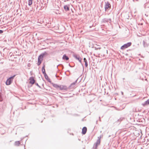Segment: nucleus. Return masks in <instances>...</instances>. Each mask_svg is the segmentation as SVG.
Here are the masks:
<instances>
[{"label": "nucleus", "instance_id": "1", "mask_svg": "<svg viewBox=\"0 0 149 149\" xmlns=\"http://www.w3.org/2000/svg\"><path fill=\"white\" fill-rule=\"evenodd\" d=\"M47 55V53L45 52L44 53H42L40 54L38 56V63L37 65L38 66L41 63L42 61L43 60V58L44 56L45 55Z\"/></svg>", "mask_w": 149, "mask_h": 149}, {"label": "nucleus", "instance_id": "2", "mask_svg": "<svg viewBox=\"0 0 149 149\" xmlns=\"http://www.w3.org/2000/svg\"><path fill=\"white\" fill-rule=\"evenodd\" d=\"M111 7V5L108 1L105 2L104 9L106 12L108 10H110Z\"/></svg>", "mask_w": 149, "mask_h": 149}, {"label": "nucleus", "instance_id": "3", "mask_svg": "<svg viewBox=\"0 0 149 149\" xmlns=\"http://www.w3.org/2000/svg\"><path fill=\"white\" fill-rule=\"evenodd\" d=\"M132 45V43L130 42H128L127 43L125 44L122 45L120 47V49H125L128 48L130 46Z\"/></svg>", "mask_w": 149, "mask_h": 149}, {"label": "nucleus", "instance_id": "4", "mask_svg": "<svg viewBox=\"0 0 149 149\" xmlns=\"http://www.w3.org/2000/svg\"><path fill=\"white\" fill-rule=\"evenodd\" d=\"M78 79H77L74 82L72 83L68 88V89H71L75 87V85L77 83Z\"/></svg>", "mask_w": 149, "mask_h": 149}, {"label": "nucleus", "instance_id": "5", "mask_svg": "<svg viewBox=\"0 0 149 149\" xmlns=\"http://www.w3.org/2000/svg\"><path fill=\"white\" fill-rule=\"evenodd\" d=\"M68 88L66 86L61 85H60L59 90H67Z\"/></svg>", "mask_w": 149, "mask_h": 149}, {"label": "nucleus", "instance_id": "6", "mask_svg": "<svg viewBox=\"0 0 149 149\" xmlns=\"http://www.w3.org/2000/svg\"><path fill=\"white\" fill-rule=\"evenodd\" d=\"M29 80H30L29 83L30 84L33 85L35 83V80L33 77H30Z\"/></svg>", "mask_w": 149, "mask_h": 149}, {"label": "nucleus", "instance_id": "7", "mask_svg": "<svg viewBox=\"0 0 149 149\" xmlns=\"http://www.w3.org/2000/svg\"><path fill=\"white\" fill-rule=\"evenodd\" d=\"M12 80L9 78L8 79L6 82V84L7 85H10L12 82Z\"/></svg>", "mask_w": 149, "mask_h": 149}, {"label": "nucleus", "instance_id": "8", "mask_svg": "<svg viewBox=\"0 0 149 149\" xmlns=\"http://www.w3.org/2000/svg\"><path fill=\"white\" fill-rule=\"evenodd\" d=\"M109 21L111 22V18H104L102 19V22L103 23H106L108 22Z\"/></svg>", "mask_w": 149, "mask_h": 149}, {"label": "nucleus", "instance_id": "9", "mask_svg": "<svg viewBox=\"0 0 149 149\" xmlns=\"http://www.w3.org/2000/svg\"><path fill=\"white\" fill-rule=\"evenodd\" d=\"M87 130V128L86 127H84L82 129V133L83 134H85Z\"/></svg>", "mask_w": 149, "mask_h": 149}, {"label": "nucleus", "instance_id": "10", "mask_svg": "<svg viewBox=\"0 0 149 149\" xmlns=\"http://www.w3.org/2000/svg\"><path fill=\"white\" fill-rule=\"evenodd\" d=\"M73 56L74 57L76 60H78L80 58H81L79 55L77 54H73Z\"/></svg>", "mask_w": 149, "mask_h": 149}, {"label": "nucleus", "instance_id": "11", "mask_svg": "<svg viewBox=\"0 0 149 149\" xmlns=\"http://www.w3.org/2000/svg\"><path fill=\"white\" fill-rule=\"evenodd\" d=\"M52 84L54 87L56 88L57 90H59L60 85L57 84H54L53 83H52Z\"/></svg>", "mask_w": 149, "mask_h": 149}, {"label": "nucleus", "instance_id": "12", "mask_svg": "<svg viewBox=\"0 0 149 149\" xmlns=\"http://www.w3.org/2000/svg\"><path fill=\"white\" fill-rule=\"evenodd\" d=\"M102 136L103 135H101L99 136L98 137V139L96 142L97 144H100V139Z\"/></svg>", "mask_w": 149, "mask_h": 149}, {"label": "nucleus", "instance_id": "13", "mask_svg": "<svg viewBox=\"0 0 149 149\" xmlns=\"http://www.w3.org/2000/svg\"><path fill=\"white\" fill-rule=\"evenodd\" d=\"M143 44L144 47H148L149 45V43H147L144 40L143 41Z\"/></svg>", "mask_w": 149, "mask_h": 149}, {"label": "nucleus", "instance_id": "14", "mask_svg": "<svg viewBox=\"0 0 149 149\" xmlns=\"http://www.w3.org/2000/svg\"><path fill=\"white\" fill-rule=\"evenodd\" d=\"M62 58L63 60H65L66 61H68L69 60V57L66 56V54H64Z\"/></svg>", "mask_w": 149, "mask_h": 149}, {"label": "nucleus", "instance_id": "15", "mask_svg": "<svg viewBox=\"0 0 149 149\" xmlns=\"http://www.w3.org/2000/svg\"><path fill=\"white\" fill-rule=\"evenodd\" d=\"M45 65H44L42 67V73L44 74V75H46V74H47L46 73V72H45Z\"/></svg>", "mask_w": 149, "mask_h": 149}, {"label": "nucleus", "instance_id": "16", "mask_svg": "<svg viewBox=\"0 0 149 149\" xmlns=\"http://www.w3.org/2000/svg\"><path fill=\"white\" fill-rule=\"evenodd\" d=\"M64 8L66 11H68L70 10V8L69 6L66 5L64 6Z\"/></svg>", "mask_w": 149, "mask_h": 149}, {"label": "nucleus", "instance_id": "17", "mask_svg": "<svg viewBox=\"0 0 149 149\" xmlns=\"http://www.w3.org/2000/svg\"><path fill=\"white\" fill-rule=\"evenodd\" d=\"M123 119L124 118H120L119 119H118L117 121L116 122V123L117 124H119L120 123V122L122 121Z\"/></svg>", "mask_w": 149, "mask_h": 149}, {"label": "nucleus", "instance_id": "18", "mask_svg": "<svg viewBox=\"0 0 149 149\" xmlns=\"http://www.w3.org/2000/svg\"><path fill=\"white\" fill-rule=\"evenodd\" d=\"M45 79L47 80L49 82V83L51 82V81L50 80V79L49 78H48V77L47 75V74H46V75H44Z\"/></svg>", "mask_w": 149, "mask_h": 149}, {"label": "nucleus", "instance_id": "19", "mask_svg": "<svg viewBox=\"0 0 149 149\" xmlns=\"http://www.w3.org/2000/svg\"><path fill=\"white\" fill-rule=\"evenodd\" d=\"M84 62L85 63V67H87L88 66V64L87 60L86 58H84Z\"/></svg>", "mask_w": 149, "mask_h": 149}, {"label": "nucleus", "instance_id": "20", "mask_svg": "<svg viewBox=\"0 0 149 149\" xmlns=\"http://www.w3.org/2000/svg\"><path fill=\"white\" fill-rule=\"evenodd\" d=\"M99 144H97V143H95L94 144V146L93 148V149H97V145Z\"/></svg>", "mask_w": 149, "mask_h": 149}, {"label": "nucleus", "instance_id": "21", "mask_svg": "<svg viewBox=\"0 0 149 149\" xmlns=\"http://www.w3.org/2000/svg\"><path fill=\"white\" fill-rule=\"evenodd\" d=\"M20 144V142L19 141H16L15 142V145L16 146H19Z\"/></svg>", "mask_w": 149, "mask_h": 149}, {"label": "nucleus", "instance_id": "22", "mask_svg": "<svg viewBox=\"0 0 149 149\" xmlns=\"http://www.w3.org/2000/svg\"><path fill=\"white\" fill-rule=\"evenodd\" d=\"M33 0H28V5L29 6H30L33 3Z\"/></svg>", "mask_w": 149, "mask_h": 149}, {"label": "nucleus", "instance_id": "23", "mask_svg": "<svg viewBox=\"0 0 149 149\" xmlns=\"http://www.w3.org/2000/svg\"><path fill=\"white\" fill-rule=\"evenodd\" d=\"M81 59H82L81 58H80V59L78 60V61H79V62L81 63V64L82 67H83V70H84V66L83 64L81 63Z\"/></svg>", "mask_w": 149, "mask_h": 149}, {"label": "nucleus", "instance_id": "24", "mask_svg": "<svg viewBox=\"0 0 149 149\" xmlns=\"http://www.w3.org/2000/svg\"><path fill=\"white\" fill-rule=\"evenodd\" d=\"M3 100V99L2 95V94L0 92V102H2Z\"/></svg>", "mask_w": 149, "mask_h": 149}, {"label": "nucleus", "instance_id": "25", "mask_svg": "<svg viewBox=\"0 0 149 149\" xmlns=\"http://www.w3.org/2000/svg\"><path fill=\"white\" fill-rule=\"evenodd\" d=\"M38 7V5H36V4H35V7H33L34 11L35 10V8H36V10H37Z\"/></svg>", "mask_w": 149, "mask_h": 149}, {"label": "nucleus", "instance_id": "26", "mask_svg": "<svg viewBox=\"0 0 149 149\" xmlns=\"http://www.w3.org/2000/svg\"><path fill=\"white\" fill-rule=\"evenodd\" d=\"M15 75H14L13 76H12L9 77V78H10V79H11V80H12V81L14 77H15Z\"/></svg>", "mask_w": 149, "mask_h": 149}, {"label": "nucleus", "instance_id": "27", "mask_svg": "<svg viewBox=\"0 0 149 149\" xmlns=\"http://www.w3.org/2000/svg\"><path fill=\"white\" fill-rule=\"evenodd\" d=\"M60 65L61 66H62L63 68V65H62L61 64H59L58 65H57V68H58V66H60Z\"/></svg>", "mask_w": 149, "mask_h": 149}, {"label": "nucleus", "instance_id": "28", "mask_svg": "<svg viewBox=\"0 0 149 149\" xmlns=\"http://www.w3.org/2000/svg\"><path fill=\"white\" fill-rule=\"evenodd\" d=\"M35 84L36 86H38L39 88H41V87L38 85V83H36Z\"/></svg>", "mask_w": 149, "mask_h": 149}, {"label": "nucleus", "instance_id": "29", "mask_svg": "<svg viewBox=\"0 0 149 149\" xmlns=\"http://www.w3.org/2000/svg\"><path fill=\"white\" fill-rule=\"evenodd\" d=\"M3 31L2 30H0V34H1L2 33H3Z\"/></svg>", "mask_w": 149, "mask_h": 149}, {"label": "nucleus", "instance_id": "30", "mask_svg": "<svg viewBox=\"0 0 149 149\" xmlns=\"http://www.w3.org/2000/svg\"><path fill=\"white\" fill-rule=\"evenodd\" d=\"M101 49V47H98V48H96V47L95 48V50H97L98 49Z\"/></svg>", "mask_w": 149, "mask_h": 149}, {"label": "nucleus", "instance_id": "31", "mask_svg": "<svg viewBox=\"0 0 149 149\" xmlns=\"http://www.w3.org/2000/svg\"><path fill=\"white\" fill-rule=\"evenodd\" d=\"M9 55H10V56H12V53H10Z\"/></svg>", "mask_w": 149, "mask_h": 149}, {"label": "nucleus", "instance_id": "32", "mask_svg": "<svg viewBox=\"0 0 149 149\" xmlns=\"http://www.w3.org/2000/svg\"><path fill=\"white\" fill-rule=\"evenodd\" d=\"M121 93H122V95H123V92H121Z\"/></svg>", "mask_w": 149, "mask_h": 149}, {"label": "nucleus", "instance_id": "33", "mask_svg": "<svg viewBox=\"0 0 149 149\" xmlns=\"http://www.w3.org/2000/svg\"><path fill=\"white\" fill-rule=\"evenodd\" d=\"M99 118L100 120V121H101V120H100V117H99Z\"/></svg>", "mask_w": 149, "mask_h": 149}, {"label": "nucleus", "instance_id": "34", "mask_svg": "<svg viewBox=\"0 0 149 149\" xmlns=\"http://www.w3.org/2000/svg\"><path fill=\"white\" fill-rule=\"evenodd\" d=\"M69 65L70 66V67H72L70 65V64H69Z\"/></svg>", "mask_w": 149, "mask_h": 149}, {"label": "nucleus", "instance_id": "35", "mask_svg": "<svg viewBox=\"0 0 149 149\" xmlns=\"http://www.w3.org/2000/svg\"><path fill=\"white\" fill-rule=\"evenodd\" d=\"M97 120L96 122V123H97Z\"/></svg>", "mask_w": 149, "mask_h": 149}, {"label": "nucleus", "instance_id": "36", "mask_svg": "<svg viewBox=\"0 0 149 149\" xmlns=\"http://www.w3.org/2000/svg\"><path fill=\"white\" fill-rule=\"evenodd\" d=\"M125 79L124 78H123V79Z\"/></svg>", "mask_w": 149, "mask_h": 149}, {"label": "nucleus", "instance_id": "37", "mask_svg": "<svg viewBox=\"0 0 149 149\" xmlns=\"http://www.w3.org/2000/svg\"><path fill=\"white\" fill-rule=\"evenodd\" d=\"M145 15H146V14H145Z\"/></svg>", "mask_w": 149, "mask_h": 149}]
</instances>
